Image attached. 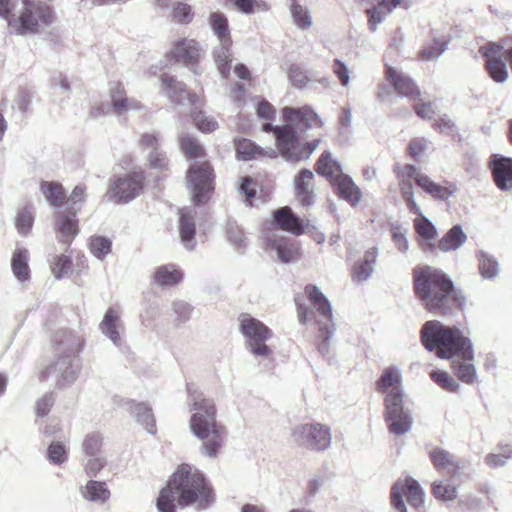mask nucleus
Segmentation results:
<instances>
[{"label": "nucleus", "mask_w": 512, "mask_h": 512, "mask_svg": "<svg viewBox=\"0 0 512 512\" xmlns=\"http://www.w3.org/2000/svg\"><path fill=\"white\" fill-rule=\"evenodd\" d=\"M177 501L182 508L193 506L208 510L215 503V493L205 475L194 465L183 463L168 480L157 498L159 512H175Z\"/></svg>", "instance_id": "obj_1"}, {"label": "nucleus", "mask_w": 512, "mask_h": 512, "mask_svg": "<svg viewBox=\"0 0 512 512\" xmlns=\"http://www.w3.org/2000/svg\"><path fill=\"white\" fill-rule=\"evenodd\" d=\"M421 341L428 351H436L442 359L459 356L462 360H454V374L464 383L475 382L477 373L474 364V349L471 340L465 337L459 328L446 326L437 320L424 323L421 329Z\"/></svg>", "instance_id": "obj_2"}, {"label": "nucleus", "mask_w": 512, "mask_h": 512, "mask_svg": "<svg viewBox=\"0 0 512 512\" xmlns=\"http://www.w3.org/2000/svg\"><path fill=\"white\" fill-rule=\"evenodd\" d=\"M414 292L422 307L433 315H454L466 303L461 290L444 271L432 266L414 270Z\"/></svg>", "instance_id": "obj_3"}, {"label": "nucleus", "mask_w": 512, "mask_h": 512, "mask_svg": "<svg viewBox=\"0 0 512 512\" xmlns=\"http://www.w3.org/2000/svg\"><path fill=\"white\" fill-rule=\"evenodd\" d=\"M188 408L192 413L189 428L202 441V455L215 458L225 444L226 428L217 421V409L212 398H208L194 384H187Z\"/></svg>", "instance_id": "obj_4"}, {"label": "nucleus", "mask_w": 512, "mask_h": 512, "mask_svg": "<svg viewBox=\"0 0 512 512\" xmlns=\"http://www.w3.org/2000/svg\"><path fill=\"white\" fill-rule=\"evenodd\" d=\"M284 125H280L275 136L277 154L287 162H299L310 158L317 149L320 139L301 144L299 132L311 128L314 123H321L315 111L308 107L282 109Z\"/></svg>", "instance_id": "obj_5"}, {"label": "nucleus", "mask_w": 512, "mask_h": 512, "mask_svg": "<svg viewBox=\"0 0 512 512\" xmlns=\"http://www.w3.org/2000/svg\"><path fill=\"white\" fill-rule=\"evenodd\" d=\"M54 362L42 372L41 380L53 377L60 388L69 387L79 376L81 364L79 359L80 339L70 331H60L55 335Z\"/></svg>", "instance_id": "obj_6"}, {"label": "nucleus", "mask_w": 512, "mask_h": 512, "mask_svg": "<svg viewBox=\"0 0 512 512\" xmlns=\"http://www.w3.org/2000/svg\"><path fill=\"white\" fill-rule=\"evenodd\" d=\"M315 171L325 177L337 190L338 196L356 206L362 197L361 190L352 178L342 172L341 163L328 150L322 152L315 164Z\"/></svg>", "instance_id": "obj_7"}, {"label": "nucleus", "mask_w": 512, "mask_h": 512, "mask_svg": "<svg viewBox=\"0 0 512 512\" xmlns=\"http://www.w3.org/2000/svg\"><path fill=\"white\" fill-rule=\"evenodd\" d=\"M305 292L320 315V319H316V323L319 326L317 350L323 358L331 363L333 357L330 351V340L335 332V326L332 321V305L316 285L308 284L305 287Z\"/></svg>", "instance_id": "obj_8"}, {"label": "nucleus", "mask_w": 512, "mask_h": 512, "mask_svg": "<svg viewBox=\"0 0 512 512\" xmlns=\"http://www.w3.org/2000/svg\"><path fill=\"white\" fill-rule=\"evenodd\" d=\"M238 321L247 350L256 358H268L272 354V349L266 341L272 338V330L248 313H241Z\"/></svg>", "instance_id": "obj_9"}, {"label": "nucleus", "mask_w": 512, "mask_h": 512, "mask_svg": "<svg viewBox=\"0 0 512 512\" xmlns=\"http://www.w3.org/2000/svg\"><path fill=\"white\" fill-rule=\"evenodd\" d=\"M384 417L389 422V431L397 436L404 435L412 429L413 417L404 406L403 387L390 389L384 398Z\"/></svg>", "instance_id": "obj_10"}, {"label": "nucleus", "mask_w": 512, "mask_h": 512, "mask_svg": "<svg viewBox=\"0 0 512 512\" xmlns=\"http://www.w3.org/2000/svg\"><path fill=\"white\" fill-rule=\"evenodd\" d=\"M23 9L18 19L9 20V26L19 35L38 32V20L45 25L54 22V11L46 3L40 1L21 0Z\"/></svg>", "instance_id": "obj_11"}, {"label": "nucleus", "mask_w": 512, "mask_h": 512, "mask_svg": "<svg viewBox=\"0 0 512 512\" xmlns=\"http://www.w3.org/2000/svg\"><path fill=\"white\" fill-rule=\"evenodd\" d=\"M186 179L193 200L198 204L205 203L214 189V174L211 164L208 161H195L190 165Z\"/></svg>", "instance_id": "obj_12"}, {"label": "nucleus", "mask_w": 512, "mask_h": 512, "mask_svg": "<svg viewBox=\"0 0 512 512\" xmlns=\"http://www.w3.org/2000/svg\"><path fill=\"white\" fill-rule=\"evenodd\" d=\"M292 438L301 447L325 451L331 445L332 434L328 426L320 423L301 424L293 428Z\"/></svg>", "instance_id": "obj_13"}, {"label": "nucleus", "mask_w": 512, "mask_h": 512, "mask_svg": "<svg viewBox=\"0 0 512 512\" xmlns=\"http://www.w3.org/2000/svg\"><path fill=\"white\" fill-rule=\"evenodd\" d=\"M142 172H131L115 179L108 192V199L115 203H128L143 190Z\"/></svg>", "instance_id": "obj_14"}, {"label": "nucleus", "mask_w": 512, "mask_h": 512, "mask_svg": "<svg viewBox=\"0 0 512 512\" xmlns=\"http://www.w3.org/2000/svg\"><path fill=\"white\" fill-rule=\"evenodd\" d=\"M489 169L495 186L501 192L512 191V158L500 154H492Z\"/></svg>", "instance_id": "obj_15"}, {"label": "nucleus", "mask_w": 512, "mask_h": 512, "mask_svg": "<svg viewBox=\"0 0 512 512\" xmlns=\"http://www.w3.org/2000/svg\"><path fill=\"white\" fill-rule=\"evenodd\" d=\"M200 55L199 43L194 39L183 38L175 42L173 49L165 57V65L173 59L175 62L184 65H192L196 63ZM163 66L160 68L162 69Z\"/></svg>", "instance_id": "obj_16"}, {"label": "nucleus", "mask_w": 512, "mask_h": 512, "mask_svg": "<svg viewBox=\"0 0 512 512\" xmlns=\"http://www.w3.org/2000/svg\"><path fill=\"white\" fill-rule=\"evenodd\" d=\"M162 82V93L175 104H184L187 101L194 105L198 101L196 93H191L186 89L184 83L177 81L174 77L163 73L160 77Z\"/></svg>", "instance_id": "obj_17"}, {"label": "nucleus", "mask_w": 512, "mask_h": 512, "mask_svg": "<svg viewBox=\"0 0 512 512\" xmlns=\"http://www.w3.org/2000/svg\"><path fill=\"white\" fill-rule=\"evenodd\" d=\"M273 223L281 230H285L294 235L305 233L309 222H305L297 216L289 206H284L273 213Z\"/></svg>", "instance_id": "obj_18"}, {"label": "nucleus", "mask_w": 512, "mask_h": 512, "mask_svg": "<svg viewBox=\"0 0 512 512\" xmlns=\"http://www.w3.org/2000/svg\"><path fill=\"white\" fill-rule=\"evenodd\" d=\"M78 210L73 211H57L55 213V230L61 242L70 244L79 232Z\"/></svg>", "instance_id": "obj_19"}, {"label": "nucleus", "mask_w": 512, "mask_h": 512, "mask_svg": "<svg viewBox=\"0 0 512 512\" xmlns=\"http://www.w3.org/2000/svg\"><path fill=\"white\" fill-rule=\"evenodd\" d=\"M100 332L107 337L115 346L123 344L122 332L124 330L120 313L110 307L106 310L102 321L99 324Z\"/></svg>", "instance_id": "obj_20"}, {"label": "nucleus", "mask_w": 512, "mask_h": 512, "mask_svg": "<svg viewBox=\"0 0 512 512\" xmlns=\"http://www.w3.org/2000/svg\"><path fill=\"white\" fill-rule=\"evenodd\" d=\"M386 76L400 96L411 100L417 99L420 96L419 88L408 75L392 66H387Z\"/></svg>", "instance_id": "obj_21"}, {"label": "nucleus", "mask_w": 512, "mask_h": 512, "mask_svg": "<svg viewBox=\"0 0 512 512\" xmlns=\"http://www.w3.org/2000/svg\"><path fill=\"white\" fill-rule=\"evenodd\" d=\"M109 94L114 113L121 116L130 110H141L142 105L126 96L124 86L120 82L110 83Z\"/></svg>", "instance_id": "obj_22"}, {"label": "nucleus", "mask_w": 512, "mask_h": 512, "mask_svg": "<svg viewBox=\"0 0 512 512\" xmlns=\"http://www.w3.org/2000/svg\"><path fill=\"white\" fill-rule=\"evenodd\" d=\"M178 229L184 247L187 250H193L196 246L195 211L193 209L183 208L180 210Z\"/></svg>", "instance_id": "obj_23"}, {"label": "nucleus", "mask_w": 512, "mask_h": 512, "mask_svg": "<svg viewBox=\"0 0 512 512\" xmlns=\"http://www.w3.org/2000/svg\"><path fill=\"white\" fill-rule=\"evenodd\" d=\"M235 147L238 159L243 161H249L257 157L275 158L277 156L276 150L272 148L265 150L248 139L237 140Z\"/></svg>", "instance_id": "obj_24"}, {"label": "nucleus", "mask_w": 512, "mask_h": 512, "mask_svg": "<svg viewBox=\"0 0 512 512\" xmlns=\"http://www.w3.org/2000/svg\"><path fill=\"white\" fill-rule=\"evenodd\" d=\"M128 410L134 416L136 422L142 425L150 434L156 433V423L152 408L144 402L129 400Z\"/></svg>", "instance_id": "obj_25"}, {"label": "nucleus", "mask_w": 512, "mask_h": 512, "mask_svg": "<svg viewBox=\"0 0 512 512\" xmlns=\"http://www.w3.org/2000/svg\"><path fill=\"white\" fill-rule=\"evenodd\" d=\"M378 257V248H369L363 255V258L357 261L353 266L352 278L356 282L368 280L373 271Z\"/></svg>", "instance_id": "obj_26"}, {"label": "nucleus", "mask_w": 512, "mask_h": 512, "mask_svg": "<svg viewBox=\"0 0 512 512\" xmlns=\"http://www.w3.org/2000/svg\"><path fill=\"white\" fill-rule=\"evenodd\" d=\"M266 246L277 253L278 259L283 263H289L297 254L296 247L289 239L276 234L266 237Z\"/></svg>", "instance_id": "obj_27"}, {"label": "nucleus", "mask_w": 512, "mask_h": 512, "mask_svg": "<svg viewBox=\"0 0 512 512\" xmlns=\"http://www.w3.org/2000/svg\"><path fill=\"white\" fill-rule=\"evenodd\" d=\"M80 494L85 500L100 505L106 503L111 496L107 484L97 480H89L80 488Z\"/></svg>", "instance_id": "obj_28"}, {"label": "nucleus", "mask_w": 512, "mask_h": 512, "mask_svg": "<svg viewBox=\"0 0 512 512\" xmlns=\"http://www.w3.org/2000/svg\"><path fill=\"white\" fill-rule=\"evenodd\" d=\"M467 241V235L460 224L452 226L439 240L438 249L451 252L459 249Z\"/></svg>", "instance_id": "obj_29"}, {"label": "nucleus", "mask_w": 512, "mask_h": 512, "mask_svg": "<svg viewBox=\"0 0 512 512\" xmlns=\"http://www.w3.org/2000/svg\"><path fill=\"white\" fill-rule=\"evenodd\" d=\"M231 46L232 39L227 40V42H219V45L213 50L214 61L223 78H227L230 73L232 61Z\"/></svg>", "instance_id": "obj_30"}, {"label": "nucleus", "mask_w": 512, "mask_h": 512, "mask_svg": "<svg viewBox=\"0 0 512 512\" xmlns=\"http://www.w3.org/2000/svg\"><path fill=\"white\" fill-rule=\"evenodd\" d=\"M480 52L487 60L502 59L505 56L512 68V37L501 43H488L480 48Z\"/></svg>", "instance_id": "obj_31"}, {"label": "nucleus", "mask_w": 512, "mask_h": 512, "mask_svg": "<svg viewBox=\"0 0 512 512\" xmlns=\"http://www.w3.org/2000/svg\"><path fill=\"white\" fill-rule=\"evenodd\" d=\"M478 270L484 280H492L500 273V265L496 257L486 251L480 250L476 253Z\"/></svg>", "instance_id": "obj_32"}, {"label": "nucleus", "mask_w": 512, "mask_h": 512, "mask_svg": "<svg viewBox=\"0 0 512 512\" xmlns=\"http://www.w3.org/2000/svg\"><path fill=\"white\" fill-rule=\"evenodd\" d=\"M400 4V0H392V3H386L383 6L374 5L367 6L366 13L368 16V26L371 32H375L378 29L385 17L392 12Z\"/></svg>", "instance_id": "obj_33"}, {"label": "nucleus", "mask_w": 512, "mask_h": 512, "mask_svg": "<svg viewBox=\"0 0 512 512\" xmlns=\"http://www.w3.org/2000/svg\"><path fill=\"white\" fill-rule=\"evenodd\" d=\"M183 278L180 270L173 264L159 266L154 273V281L158 286L168 287L178 284Z\"/></svg>", "instance_id": "obj_34"}, {"label": "nucleus", "mask_w": 512, "mask_h": 512, "mask_svg": "<svg viewBox=\"0 0 512 512\" xmlns=\"http://www.w3.org/2000/svg\"><path fill=\"white\" fill-rule=\"evenodd\" d=\"M209 26L219 42H227L231 39L227 17L224 13L211 12L208 19Z\"/></svg>", "instance_id": "obj_35"}, {"label": "nucleus", "mask_w": 512, "mask_h": 512, "mask_svg": "<svg viewBox=\"0 0 512 512\" xmlns=\"http://www.w3.org/2000/svg\"><path fill=\"white\" fill-rule=\"evenodd\" d=\"M11 267L13 274L20 281H26L30 276L28 266V250L25 248H17L12 256Z\"/></svg>", "instance_id": "obj_36"}, {"label": "nucleus", "mask_w": 512, "mask_h": 512, "mask_svg": "<svg viewBox=\"0 0 512 512\" xmlns=\"http://www.w3.org/2000/svg\"><path fill=\"white\" fill-rule=\"evenodd\" d=\"M40 190L47 202L56 208L62 207L65 199L64 188L58 182L43 181Z\"/></svg>", "instance_id": "obj_37"}, {"label": "nucleus", "mask_w": 512, "mask_h": 512, "mask_svg": "<svg viewBox=\"0 0 512 512\" xmlns=\"http://www.w3.org/2000/svg\"><path fill=\"white\" fill-rule=\"evenodd\" d=\"M403 484L401 495H406L408 502L411 506L419 508L424 504V492L420 487V484L414 478H407L405 482L399 480Z\"/></svg>", "instance_id": "obj_38"}, {"label": "nucleus", "mask_w": 512, "mask_h": 512, "mask_svg": "<svg viewBox=\"0 0 512 512\" xmlns=\"http://www.w3.org/2000/svg\"><path fill=\"white\" fill-rule=\"evenodd\" d=\"M401 371L399 368L392 366L384 370L381 377L376 381V390L378 392L389 391L401 385Z\"/></svg>", "instance_id": "obj_39"}, {"label": "nucleus", "mask_w": 512, "mask_h": 512, "mask_svg": "<svg viewBox=\"0 0 512 512\" xmlns=\"http://www.w3.org/2000/svg\"><path fill=\"white\" fill-rule=\"evenodd\" d=\"M418 186L437 200H447L454 194V189H449L437 184L427 175L418 179Z\"/></svg>", "instance_id": "obj_40"}, {"label": "nucleus", "mask_w": 512, "mask_h": 512, "mask_svg": "<svg viewBox=\"0 0 512 512\" xmlns=\"http://www.w3.org/2000/svg\"><path fill=\"white\" fill-rule=\"evenodd\" d=\"M448 41L445 37H434L432 42L424 45L423 49L420 52V57L423 60L431 61L440 57L443 52L447 49Z\"/></svg>", "instance_id": "obj_41"}, {"label": "nucleus", "mask_w": 512, "mask_h": 512, "mask_svg": "<svg viewBox=\"0 0 512 512\" xmlns=\"http://www.w3.org/2000/svg\"><path fill=\"white\" fill-rule=\"evenodd\" d=\"M33 223L34 217L30 205L25 206L17 212L15 225L20 235L27 236L32 229Z\"/></svg>", "instance_id": "obj_42"}, {"label": "nucleus", "mask_w": 512, "mask_h": 512, "mask_svg": "<svg viewBox=\"0 0 512 512\" xmlns=\"http://www.w3.org/2000/svg\"><path fill=\"white\" fill-rule=\"evenodd\" d=\"M399 189L403 200L405 201L411 213L421 215V209L415 201L412 180L399 179Z\"/></svg>", "instance_id": "obj_43"}, {"label": "nucleus", "mask_w": 512, "mask_h": 512, "mask_svg": "<svg viewBox=\"0 0 512 512\" xmlns=\"http://www.w3.org/2000/svg\"><path fill=\"white\" fill-rule=\"evenodd\" d=\"M486 70L496 83H504L508 78L507 65L503 59L487 60Z\"/></svg>", "instance_id": "obj_44"}, {"label": "nucleus", "mask_w": 512, "mask_h": 512, "mask_svg": "<svg viewBox=\"0 0 512 512\" xmlns=\"http://www.w3.org/2000/svg\"><path fill=\"white\" fill-rule=\"evenodd\" d=\"M181 150L190 157H202L204 154L203 147L198 141L184 132L178 134Z\"/></svg>", "instance_id": "obj_45"}, {"label": "nucleus", "mask_w": 512, "mask_h": 512, "mask_svg": "<svg viewBox=\"0 0 512 512\" xmlns=\"http://www.w3.org/2000/svg\"><path fill=\"white\" fill-rule=\"evenodd\" d=\"M46 458L49 463L60 466L68 460V451L61 442H52L46 450Z\"/></svg>", "instance_id": "obj_46"}, {"label": "nucleus", "mask_w": 512, "mask_h": 512, "mask_svg": "<svg viewBox=\"0 0 512 512\" xmlns=\"http://www.w3.org/2000/svg\"><path fill=\"white\" fill-rule=\"evenodd\" d=\"M290 12L295 25L299 29L304 30L312 26V20L309 11L306 8H303L297 2H292L290 4Z\"/></svg>", "instance_id": "obj_47"}, {"label": "nucleus", "mask_w": 512, "mask_h": 512, "mask_svg": "<svg viewBox=\"0 0 512 512\" xmlns=\"http://www.w3.org/2000/svg\"><path fill=\"white\" fill-rule=\"evenodd\" d=\"M430 458L438 470L455 467L454 456L442 448H435L430 452Z\"/></svg>", "instance_id": "obj_48"}, {"label": "nucleus", "mask_w": 512, "mask_h": 512, "mask_svg": "<svg viewBox=\"0 0 512 512\" xmlns=\"http://www.w3.org/2000/svg\"><path fill=\"white\" fill-rule=\"evenodd\" d=\"M512 458V446L505 445L500 448L498 453H490L485 457V464L490 468H499L506 464L507 460Z\"/></svg>", "instance_id": "obj_49"}, {"label": "nucleus", "mask_w": 512, "mask_h": 512, "mask_svg": "<svg viewBox=\"0 0 512 512\" xmlns=\"http://www.w3.org/2000/svg\"><path fill=\"white\" fill-rule=\"evenodd\" d=\"M111 241L103 236H93L90 239L89 247L91 253L98 259H104L111 252Z\"/></svg>", "instance_id": "obj_50"}, {"label": "nucleus", "mask_w": 512, "mask_h": 512, "mask_svg": "<svg viewBox=\"0 0 512 512\" xmlns=\"http://www.w3.org/2000/svg\"><path fill=\"white\" fill-rule=\"evenodd\" d=\"M432 492L434 497L441 501H452L457 497L456 486L442 481L432 484Z\"/></svg>", "instance_id": "obj_51"}, {"label": "nucleus", "mask_w": 512, "mask_h": 512, "mask_svg": "<svg viewBox=\"0 0 512 512\" xmlns=\"http://www.w3.org/2000/svg\"><path fill=\"white\" fill-rule=\"evenodd\" d=\"M103 437L99 432H92L85 436L82 449L87 456H96L102 447Z\"/></svg>", "instance_id": "obj_52"}, {"label": "nucleus", "mask_w": 512, "mask_h": 512, "mask_svg": "<svg viewBox=\"0 0 512 512\" xmlns=\"http://www.w3.org/2000/svg\"><path fill=\"white\" fill-rule=\"evenodd\" d=\"M233 5L244 14H252L258 11H267L268 5L262 0H230Z\"/></svg>", "instance_id": "obj_53"}, {"label": "nucleus", "mask_w": 512, "mask_h": 512, "mask_svg": "<svg viewBox=\"0 0 512 512\" xmlns=\"http://www.w3.org/2000/svg\"><path fill=\"white\" fill-rule=\"evenodd\" d=\"M431 377L446 391L457 392L460 388V385L447 372L435 370L431 372Z\"/></svg>", "instance_id": "obj_54"}, {"label": "nucleus", "mask_w": 512, "mask_h": 512, "mask_svg": "<svg viewBox=\"0 0 512 512\" xmlns=\"http://www.w3.org/2000/svg\"><path fill=\"white\" fill-rule=\"evenodd\" d=\"M420 219L414 221L415 229L417 233L427 240H432L437 235V229L434 224L422 214Z\"/></svg>", "instance_id": "obj_55"}, {"label": "nucleus", "mask_w": 512, "mask_h": 512, "mask_svg": "<svg viewBox=\"0 0 512 512\" xmlns=\"http://www.w3.org/2000/svg\"><path fill=\"white\" fill-rule=\"evenodd\" d=\"M192 119L196 125V127L204 132V133H210L217 129L218 124L213 118L207 117L203 112L201 111H192Z\"/></svg>", "instance_id": "obj_56"}, {"label": "nucleus", "mask_w": 512, "mask_h": 512, "mask_svg": "<svg viewBox=\"0 0 512 512\" xmlns=\"http://www.w3.org/2000/svg\"><path fill=\"white\" fill-rule=\"evenodd\" d=\"M72 259L67 255L56 256L54 262L51 264V269L56 279L64 277L71 269Z\"/></svg>", "instance_id": "obj_57"}, {"label": "nucleus", "mask_w": 512, "mask_h": 512, "mask_svg": "<svg viewBox=\"0 0 512 512\" xmlns=\"http://www.w3.org/2000/svg\"><path fill=\"white\" fill-rule=\"evenodd\" d=\"M86 186L83 184L76 185L67 198V211L78 210L80 212V204L85 199Z\"/></svg>", "instance_id": "obj_58"}, {"label": "nucleus", "mask_w": 512, "mask_h": 512, "mask_svg": "<svg viewBox=\"0 0 512 512\" xmlns=\"http://www.w3.org/2000/svg\"><path fill=\"white\" fill-rule=\"evenodd\" d=\"M172 308L176 315L175 321L178 325L185 323L190 319L193 308L187 302L183 300H176L173 302Z\"/></svg>", "instance_id": "obj_59"}, {"label": "nucleus", "mask_w": 512, "mask_h": 512, "mask_svg": "<svg viewBox=\"0 0 512 512\" xmlns=\"http://www.w3.org/2000/svg\"><path fill=\"white\" fill-rule=\"evenodd\" d=\"M173 18L181 24L190 23L193 19L191 6L182 2L176 3L173 7Z\"/></svg>", "instance_id": "obj_60"}, {"label": "nucleus", "mask_w": 512, "mask_h": 512, "mask_svg": "<svg viewBox=\"0 0 512 512\" xmlns=\"http://www.w3.org/2000/svg\"><path fill=\"white\" fill-rule=\"evenodd\" d=\"M394 172L397 174L399 179L414 180L418 185V179L425 177L426 175L421 174L417 167L413 164H407L404 167H400L398 164L394 168Z\"/></svg>", "instance_id": "obj_61"}, {"label": "nucleus", "mask_w": 512, "mask_h": 512, "mask_svg": "<svg viewBox=\"0 0 512 512\" xmlns=\"http://www.w3.org/2000/svg\"><path fill=\"white\" fill-rule=\"evenodd\" d=\"M148 163L153 169L165 170L168 166V158L162 149H156L148 154Z\"/></svg>", "instance_id": "obj_62"}, {"label": "nucleus", "mask_w": 512, "mask_h": 512, "mask_svg": "<svg viewBox=\"0 0 512 512\" xmlns=\"http://www.w3.org/2000/svg\"><path fill=\"white\" fill-rule=\"evenodd\" d=\"M314 179V173L309 169H301L294 179L295 192L310 189V184Z\"/></svg>", "instance_id": "obj_63"}, {"label": "nucleus", "mask_w": 512, "mask_h": 512, "mask_svg": "<svg viewBox=\"0 0 512 512\" xmlns=\"http://www.w3.org/2000/svg\"><path fill=\"white\" fill-rule=\"evenodd\" d=\"M32 102V93L28 88H19L15 98L16 108L22 113L29 111Z\"/></svg>", "instance_id": "obj_64"}]
</instances>
